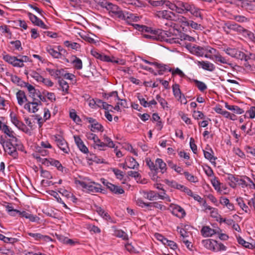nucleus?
<instances>
[{"mask_svg":"<svg viewBox=\"0 0 255 255\" xmlns=\"http://www.w3.org/2000/svg\"><path fill=\"white\" fill-rule=\"evenodd\" d=\"M99 4L102 7L105 8L108 10L110 14L112 13L120 19L122 17L124 16V12L116 4L108 2L106 0L100 1Z\"/></svg>","mask_w":255,"mask_h":255,"instance_id":"obj_1","label":"nucleus"},{"mask_svg":"<svg viewBox=\"0 0 255 255\" xmlns=\"http://www.w3.org/2000/svg\"><path fill=\"white\" fill-rule=\"evenodd\" d=\"M79 184L84 189H87L88 193H98L102 192L101 185L100 184L92 182L90 183H87L84 181H79Z\"/></svg>","mask_w":255,"mask_h":255,"instance_id":"obj_2","label":"nucleus"},{"mask_svg":"<svg viewBox=\"0 0 255 255\" xmlns=\"http://www.w3.org/2000/svg\"><path fill=\"white\" fill-rule=\"evenodd\" d=\"M156 32L157 34L159 35V40L165 41L170 43H176L175 38L171 37L173 36V34L170 29L168 31L157 29Z\"/></svg>","mask_w":255,"mask_h":255,"instance_id":"obj_3","label":"nucleus"},{"mask_svg":"<svg viewBox=\"0 0 255 255\" xmlns=\"http://www.w3.org/2000/svg\"><path fill=\"white\" fill-rule=\"evenodd\" d=\"M224 51L228 55L238 60L243 61L246 57L245 53L237 48H227Z\"/></svg>","mask_w":255,"mask_h":255,"instance_id":"obj_4","label":"nucleus"},{"mask_svg":"<svg viewBox=\"0 0 255 255\" xmlns=\"http://www.w3.org/2000/svg\"><path fill=\"white\" fill-rule=\"evenodd\" d=\"M54 140L56 142L59 148L65 153H68L70 149L68 146L67 143L64 138L59 134L54 136Z\"/></svg>","mask_w":255,"mask_h":255,"instance_id":"obj_5","label":"nucleus"},{"mask_svg":"<svg viewBox=\"0 0 255 255\" xmlns=\"http://www.w3.org/2000/svg\"><path fill=\"white\" fill-rule=\"evenodd\" d=\"M11 122L15 125L19 129L22 131L27 133L29 129L21 121H20L13 112H11L10 114Z\"/></svg>","mask_w":255,"mask_h":255,"instance_id":"obj_6","label":"nucleus"},{"mask_svg":"<svg viewBox=\"0 0 255 255\" xmlns=\"http://www.w3.org/2000/svg\"><path fill=\"white\" fill-rule=\"evenodd\" d=\"M191 4L190 3L175 0L176 12L180 14L185 13L188 12Z\"/></svg>","mask_w":255,"mask_h":255,"instance_id":"obj_7","label":"nucleus"},{"mask_svg":"<svg viewBox=\"0 0 255 255\" xmlns=\"http://www.w3.org/2000/svg\"><path fill=\"white\" fill-rule=\"evenodd\" d=\"M156 16L160 18L169 20H177L176 14L173 12L168 10L157 11L156 13Z\"/></svg>","mask_w":255,"mask_h":255,"instance_id":"obj_8","label":"nucleus"},{"mask_svg":"<svg viewBox=\"0 0 255 255\" xmlns=\"http://www.w3.org/2000/svg\"><path fill=\"white\" fill-rule=\"evenodd\" d=\"M3 59L14 67H23L24 66V64L21 63L20 59L17 57L7 54L3 56Z\"/></svg>","mask_w":255,"mask_h":255,"instance_id":"obj_9","label":"nucleus"},{"mask_svg":"<svg viewBox=\"0 0 255 255\" xmlns=\"http://www.w3.org/2000/svg\"><path fill=\"white\" fill-rule=\"evenodd\" d=\"M91 53L96 58L100 59L101 61L105 62H110L114 63H119V61L116 60H113L110 58V57L100 53L96 50H91Z\"/></svg>","mask_w":255,"mask_h":255,"instance_id":"obj_10","label":"nucleus"},{"mask_svg":"<svg viewBox=\"0 0 255 255\" xmlns=\"http://www.w3.org/2000/svg\"><path fill=\"white\" fill-rule=\"evenodd\" d=\"M28 16L31 21V22L34 25L39 26L42 28L47 29H48V27L44 24V23L39 18H38L36 15L33 14L28 12Z\"/></svg>","mask_w":255,"mask_h":255,"instance_id":"obj_11","label":"nucleus"},{"mask_svg":"<svg viewBox=\"0 0 255 255\" xmlns=\"http://www.w3.org/2000/svg\"><path fill=\"white\" fill-rule=\"evenodd\" d=\"M5 152H7L9 155L12 156L14 159H16L18 157V153L16 147L12 144L11 142H8L6 144V147H4Z\"/></svg>","mask_w":255,"mask_h":255,"instance_id":"obj_12","label":"nucleus"},{"mask_svg":"<svg viewBox=\"0 0 255 255\" xmlns=\"http://www.w3.org/2000/svg\"><path fill=\"white\" fill-rule=\"evenodd\" d=\"M178 20L179 21L184 23L185 25L190 26L192 28L196 30H202V28L203 27L200 24H198L193 20L187 21L186 18L183 16L178 17Z\"/></svg>","mask_w":255,"mask_h":255,"instance_id":"obj_13","label":"nucleus"},{"mask_svg":"<svg viewBox=\"0 0 255 255\" xmlns=\"http://www.w3.org/2000/svg\"><path fill=\"white\" fill-rule=\"evenodd\" d=\"M172 214L180 218H183L186 213L185 210L180 206L173 205L170 206Z\"/></svg>","mask_w":255,"mask_h":255,"instance_id":"obj_14","label":"nucleus"},{"mask_svg":"<svg viewBox=\"0 0 255 255\" xmlns=\"http://www.w3.org/2000/svg\"><path fill=\"white\" fill-rule=\"evenodd\" d=\"M200 232L202 236L205 238L211 237L217 233L216 230L212 229L207 226H203Z\"/></svg>","mask_w":255,"mask_h":255,"instance_id":"obj_15","label":"nucleus"},{"mask_svg":"<svg viewBox=\"0 0 255 255\" xmlns=\"http://www.w3.org/2000/svg\"><path fill=\"white\" fill-rule=\"evenodd\" d=\"M75 142L81 151L84 153H87L89 152L88 148L84 144L83 141L79 136L75 135L74 136Z\"/></svg>","mask_w":255,"mask_h":255,"instance_id":"obj_16","label":"nucleus"},{"mask_svg":"<svg viewBox=\"0 0 255 255\" xmlns=\"http://www.w3.org/2000/svg\"><path fill=\"white\" fill-rule=\"evenodd\" d=\"M202 244L206 249L213 251H216L215 246H217V242L211 239L203 240Z\"/></svg>","mask_w":255,"mask_h":255,"instance_id":"obj_17","label":"nucleus"},{"mask_svg":"<svg viewBox=\"0 0 255 255\" xmlns=\"http://www.w3.org/2000/svg\"><path fill=\"white\" fill-rule=\"evenodd\" d=\"M124 16L122 17L121 19L126 20L128 23L131 25L132 24H131L132 22H136L139 19L138 16L135 15L133 13L124 12Z\"/></svg>","mask_w":255,"mask_h":255,"instance_id":"obj_18","label":"nucleus"},{"mask_svg":"<svg viewBox=\"0 0 255 255\" xmlns=\"http://www.w3.org/2000/svg\"><path fill=\"white\" fill-rule=\"evenodd\" d=\"M27 234L36 241L42 240L47 242L51 241V238L48 236L43 235L40 233H27Z\"/></svg>","mask_w":255,"mask_h":255,"instance_id":"obj_19","label":"nucleus"},{"mask_svg":"<svg viewBox=\"0 0 255 255\" xmlns=\"http://www.w3.org/2000/svg\"><path fill=\"white\" fill-rule=\"evenodd\" d=\"M197 64L203 69L209 71H213L215 69V66L213 64L207 61H198Z\"/></svg>","mask_w":255,"mask_h":255,"instance_id":"obj_20","label":"nucleus"},{"mask_svg":"<svg viewBox=\"0 0 255 255\" xmlns=\"http://www.w3.org/2000/svg\"><path fill=\"white\" fill-rule=\"evenodd\" d=\"M23 87H26L29 93V96L31 97L32 99H36V97L38 94L39 90L35 89L34 86L29 84L28 83H26Z\"/></svg>","mask_w":255,"mask_h":255,"instance_id":"obj_21","label":"nucleus"},{"mask_svg":"<svg viewBox=\"0 0 255 255\" xmlns=\"http://www.w3.org/2000/svg\"><path fill=\"white\" fill-rule=\"evenodd\" d=\"M43 160H44V162H42L43 163H45V162H47V163H49L50 165L56 167L59 171L63 172L64 168L58 160L52 158H50V159L45 158Z\"/></svg>","mask_w":255,"mask_h":255,"instance_id":"obj_22","label":"nucleus"},{"mask_svg":"<svg viewBox=\"0 0 255 255\" xmlns=\"http://www.w3.org/2000/svg\"><path fill=\"white\" fill-rule=\"evenodd\" d=\"M16 96L18 104L20 106H22L24 102L28 101L25 92L22 90H19L16 93Z\"/></svg>","mask_w":255,"mask_h":255,"instance_id":"obj_23","label":"nucleus"},{"mask_svg":"<svg viewBox=\"0 0 255 255\" xmlns=\"http://www.w3.org/2000/svg\"><path fill=\"white\" fill-rule=\"evenodd\" d=\"M108 189L116 194H122L125 192L124 189L121 186L115 185L112 183L109 184Z\"/></svg>","mask_w":255,"mask_h":255,"instance_id":"obj_24","label":"nucleus"},{"mask_svg":"<svg viewBox=\"0 0 255 255\" xmlns=\"http://www.w3.org/2000/svg\"><path fill=\"white\" fill-rule=\"evenodd\" d=\"M238 179V176H235L233 174L230 173L227 174V177H226V180L229 181V184L232 188L236 187Z\"/></svg>","mask_w":255,"mask_h":255,"instance_id":"obj_25","label":"nucleus"},{"mask_svg":"<svg viewBox=\"0 0 255 255\" xmlns=\"http://www.w3.org/2000/svg\"><path fill=\"white\" fill-rule=\"evenodd\" d=\"M155 164L156 167L160 169V171L162 174L164 173L166 171V164L162 159L157 158L155 160Z\"/></svg>","mask_w":255,"mask_h":255,"instance_id":"obj_26","label":"nucleus"},{"mask_svg":"<svg viewBox=\"0 0 255 255\" xmlns=\"http://www.w3.org/2000/svg\"><path fill=\"white\" fill-rule=\"evenodd\" d=\"M206 50H207V49L206 47L199 46H193L192 48V52L199 56H203L204 55Z\"/></svg>","mask_w":255,"mask_h":255,"instance_id":"obj_27","label":"nucleus"},{"mask_svg":"<svg viewBox=\"0 0 255 255\" xmlns=\"http://www.w3.org/2000/svg\"><path fill=\"white\" fill-rule=\"evenodd\" d=\"M72 63L73 64L74 67L77 70H80L82 68V61L75 55H72L71 57Z\"/></svg>","mask_w":255,"mask_h":255,"instance_id":"obj_28","label":"nucleus"},{"mask_svg":"<svg viewBox=\"0 0 255 255\" xmlns=\"http://www.w3.org/2000/svg\"><path fill=\"white\" fill-rule=\"evenodd\" d=\"M47 71L51 76H54L56 78H58V80L59 78H61V76L63 75V73L64 72V70L63 69L54 70L47 68Z\"/></svg>","mask_w":255,"mask_h":255,"instance_id":"obj_29","label":"nucleus"},{"mask_svg":"<svg viewBox=\"0 0 255 255\" xmlns=\"http://www.w3.org/2000/svg\"><path fill=\"white\" fill-rule=\"evenodd\" d=\"M143 196L145 198L150 200H156L157 199V193L154 191H144Z\"/></svg>","mask_w":255,"mask_h":255,"instance_id":"obj_30","label":"nucleus"},{"mask_svg":"<svg viewBox=\"0 0 255 255\" xmlns=\"http://www.w3.org/2000/svg\"><path fill=\"white\" fill-rule=\"evenodd\" d=\"M225 107L228 110L232 111L237 114H242L244 113V111L243 109L240 108L237 106L229 105L227 103H225Z\"/></svg>","mask_w":255,"mask_h":255,"instance_id":"obj_31","label":"nucleus"},{"mask_svg":"<svg viewBox=\"0 0 255 255\" xmlns=\"http://www.w3.org/2000/svg\"><path fill=\"white\" fill-rule=\"evenodd\" d=\"M188 9L189 12H190L192 15L197 17H200L201 19H203L202 14L200 12V9L198 7H196L194 4H192Z\"/></svg>","mask_w":255,"mask_h":255,"instance_id":"obj_32","label":"nucleus"},{"mask_svg":"<svg viewBox=\"0 0 255 255\" xmlns=\"http://www.w3.org/2000/svg\"><path fill=\"white\" fill-rule=\"evenodd\" d=\"M46 50L47 52L54 58H60L61 52H58V51L54 49L52 46L48 45Z\"/></svg>","mask_w":255,"mask_h":255,"instance_id":"obj_33","label":"nucleus"},{"mask_svg":"<svg viewBox=\"0 0 255 255\" xmlns=\"http://www.w3.org/2000/svg\"><path fill=\"white\" fill-rule=\"evenodd\" d=\"M2 131L6 134L8 136L12 138L16 141L17 138L14 135V131L12 130L8 126L6 125H3L2 128Z\"/></svg>","mask_w":255,"mask_h":255,"instance_id":"obj_34","label":"nucleus"},{"mask_svg":"<svg viewBox=\"0 0 255 255\" xmlns=\"http://www.w3.org/2000/svg\"><path fill=\"white\" fill-rule=\"evenodd\" d=\"M237 240L239 244L242 245L243 247H245L246 248L250 249H253L255 248V246L252 244L251 243H250L248 242H246L245 240H244L242 237L240 236H239L237 237Z\"/></svg>","mask_w":255,"mask_h":255,"instance_id":"obj_35","label":"nucleus"},{"mask_svg":"<svg viewBox=\"0 0 255 255\" xmlns=\"http://www.w3.org/2000/svg\"><path fill=\"white\" fill-rule=\"evenodd\" d=\"M64 44L65 46L76 50H79L81 48V45L79 43L71 41H65Z\"/></svg>","mask_w":255,"mask_h":255,"instance_id":"obj_36","label":"nucleus"},{"mask_svg":"<svg viewBox=\"0 0 255 255\" xmlns=\"http://www.w3.org/2000/svg\"><path fill=\"white\" fill-rule=\"evenodd\" d=\"M58 83L63 92L65 94L68 93L69 90V85L67 82L61 78H59L58 80Z\"/></svg>","mask_w":255,"mask_h":255,"instance_id":"obj_37","label":"nucleus"},{"mask_svg":"<svg viewBox=\"0 0 255 255\" xmlns=\"http://www.w3.org/2000/svg\"><path fill=\"white\" fill-rule=\"evenodd\" d=\"M155 66L159 69L158 72L159 75H162L163 72L166 71H169V69L170 68L167 65L158 63L157 62L156 63Z\"/></svg>","mask_w":255,"mask_h":255,"instance_id":"obj_38","label":"nucleus"},{"mask_svg":"<svg viewBox=\"0 0 255 255\" xmlns=\"http://www.w3.org/2000/svg\"><path fill=\"white\" fill-rule=\"evenodd\" d=\"M216 62H220L222 64H230L228 63V60L224 57H223L220 54H217L214 55V57L212 58Z\"/></svg>","mask_w":255,"mask_h":255,"instance_id":"obj_39","label":"nucleus"},{"mask_svg":"<svg viewBox=\"0 0 255 255\" xmlns=\"http://www.w3.org/2000/svg\"><path fill=\"white\" fill-rule=\"evenodd\" d=\"M172 89L174 96L177 99L180 98L181 96H182V94L181 92L180 89L179 88V86L178 84H174L172 86Z\"/></svg>","mask_w":255,"mask_h":255,"instance_id":"obj_40","label":"nucleus"},{"mask_svg":"<svg viewBox=\"0 0 255 255\" xmlns=\"http://www.w3.org/2000/svg\"><path fill=\"white\" fill-rule=\"evenodd\" d=\"M245 150L248 154V156L255 158V147L247 145L245 147Z\"/></svg>","mask_w":255,"mask_h":255,"instance_id":"obj_41","label":"nucleus"},{"mask_svg":"<svg viewBox=\"0 0 255 255\" xmlns=\"http://www.w3.org/2000/svg\"><path fill=\"white\" fill-rule=\"evenodd\" d=\"M114 235L119 238H122L123 240L128 239L127 234L121 230H118L114 228Z\"/></svg>","mask_w":255,"mask_h":255,"instance_id":"obj_42","label":"nucleus"},{"mask_svg":"<svg viewBox=\"0 0 255 255\" xmlns=\"http://www.w3.org/2000/svg\"><path fill=\"white\" fill-rule=\"evenodd\" d=\"M157 30H152V32H149L150 34H144L143 35V37L146 38H149L153 40H159L158 38L159 35L157 34L156 32Z\"/></svg>","mask_w":255,"mask_h":255,"instance_id":"obj_43","label":"nucleus"},{"mask_svg":"<svg viewBox=\"0 0 255 255\" xmlns=\"http://www.w3.org/2000/svg\"><path fill=\"white\" fill-rule=\"evenodd\" d=\"M11 80L13 83H15L21 87H23L26 83L22 81L20 78L16 75H12L11 77Z\"/></svg>","mask_w":255,"mask_h":255,"instance_id":"obj_44","label":"nucleus"},{"mask_svg":"<svg viewBox=\"0 0 255 255\" xmlns=\"http://www.w3.org/2000/svg\"><path fill=\"white\" fill-rule=\"evenodd\" d=\"M233 22H231L230 21L224 23L223 28L224 31L227 34L230 33L231 31H233Z\"/></svg>","mask_w":255,"mask_h":255,"instance_id":"obj_45","label":"nucleus"},{"mask_svg":"<svg viewBox=\"0 0 255 255\" xmlns=\"http://www.w3.org/2000/svg\"><path fill=\"white\" fill-rule=\"evenodd\" d=\"M183 174L184 175L186 179L188 180L189 181L193 183H195L198 181L197 177L190 174L189 172L187 171H185L183 172Z\"/></svg>","mask_w":255,"mask_h":255,"instance_id":"obj_46","label":"nucleus"},{"mask_svg":"<svg viewBox=\"0 0 255 255\" xmlns=\"http://www.w3.org/2000/svg\"><path fill=\"white\" fill-rule=\"evenodd\" d=\"M136 97L139 100L141 106H142L144 108L148 107V102L143 97L142 95L140 93H137Z\"/></svg>","mask_w":255,"mask_h":255,"instance_id":"obj_47","label":"nucleus"},{"mask_svg":"<svg viewBox=\"0 0 255 255\" xmlns=\"http://www.w3.org/2000/svg\"><path fill=\"white\" fill-rule=\"evenodd\" d=\"M237 202L239 206L244 210L245 212L248 213L249 211V207L245 203L243 198H239L237 199Z\"/></svg>","mask_w":255,"mask_h":255,"instance_id":"obj_48","label":"nucleus"},{"mask_svg":"<svg viewBox=\"0 0 255 255\" xmlns=\"http://www.w3.org/2000/svg\"><path fill=\"white\" fill-rule=\"evenodd\" d=\"M104 97L105 99H106L107 100H109V99L110 97H114V100L116 101V100H120V98H119L118 96V93L117 91H113L112 92H110L109 93H105Z\"/></svg>","mask_w":255,"mask_h":255,"instance_id":"obj_49","label":"nucleus"},{"mask_svg":"<svg viewBox=\"0 0 255 255\" xmlns=\"http://www.w3.org/2000/svg\"><path fill=\"white\" fill-rule=\"evenodd\" d=\"M129 161V165H128V168L131 169H135L138 167L139 164L137 163V162L135 160V159L132 157H130L128 158Z\"/></svg>","mask_w":255,"mask_h":255,"instance_id":"obj_50","label":"nucleus"},{"mask_svg":"<svg viewBox=\"0 0 255 255\" xmlns=\"http://www.w3.org/2000/svg\"><path fill=\"white\" fill-rule=\"evenodd\" d=\"M41 104L42 103H41L40 100H38V99H33V101L31 102V105H32L31 112L32 113L36 112L38 110L37 106L38 105H41Z\"/></svg>","mask_w":255,"mask_h":255,"instance_id":"obj_51","label":"nucleus"},{"mask_svg":"<svg viewBox=\"0 0 255 255\" xmlns=\"http://www.w3.org/2000/svg\"><path fill=\"white\" fill-rule=\"evenodd\" d=\"M111 170L114 173L118 179L122 180L124 178V173L121 170L116 168H112Z\"/></svg>","mask_w":255,"mask_h":255,"instance_id":"obj_52","label":"nucleus"},{"mask_svg":"<svg viewBox=\"0 0 255 255\" xmlns=\"http://www.w3.org/2000/svg\"><path fill=\"white\" fill-rule=\"evenodd\" d=\"M104 143L107 145V147L110 148H115V144L113 140L108 136L104 135L103 136Z\"/></svg>","mask_w":255,"mask_h":255,"instance_id":"obj_53","label":"nucleus"},{"mask_svg":"<svg viewBox=\"0 0 255 255\" xmlns=\"http://www.w3.org/2000/svg\"><path fill=\"white\" fill-rule=\"evenodd\" d=\"M156 99L158 102L160 103V105L163 109L168 108V103L167 101L163 98H161V96L158 94L156 96Z\"/></svg>","mask_w":255,"mask_h":255,"instance_id":"obj_54","label":"nucleus"},{"mask_svg":"<svg viewBox=\"0 0 255 255\" xmlns=\"http://www.w3.org/2000/svg\"><path fill=\"white\" fill-rule=\"evenodd\" d=\"M211 183L213 185V186L214 187V188L217 190V191H220L221 190V183L219 181L218 178L214 177L213 179L211 180Z\"/></svg>","mask_w":255,"mask_h":255,"instance_id":"obj_55","label":"nucleus"},{"mask_svg":"<svg viewBox=\"0 0 255 255\" xmlns=\"http://www.w3.org/2000/svg\"><path fill=\"white\" fill-rule=\"evenodd\" d=\"M194 82L195 83L196 85L199 90L201 92H203L204 90L207 89V87L204 83L199 81L197 80H195Z\"/></svg>","mask_w":255,"mask_h":255,"instance_id":"obj_56","label":"nucleus"},{"mask_svg":"<svg viewBox=\"0 0 255 255\" xmlns=\"http://www.w3.org/2000/svg\"><path fill=\"white\" fill-rule=\"evenodd\" d=\"M91 128H92L91 130L94 132L96 130L102 131L104 130L103 127L102 126V125L97 122H96L93 125H91Z\"/></svg>","mask_w":255,"mask_h":255,"instance_id":"obj_57","label":"nucleus"},{"mask_svg":"<svg viewBox=\"0 0 255 255\" xmlns=\"http://www.w3.org/2000/svg\"><path fill=\"white\" fill-rule=\"evenodd\" d=\"M164 3L163 5H165L166 7L169 8L170 9L175 11H176V5H175V0L173 1V2H171L168 0H163Z\"/></svg>","mask_w":255,"mask_h":255,"instance_id":"obj_58","label":"nucleus"},{"mask_svg":"<svg viewBox=\"0 0 255 255\" xmlns=\"http://www.w3.org/2000/svg\"><path fill=\"white\" fill-rule=\"evenodd\" d=\"M245 29H246L242 26L233 22V31H236L240 33H243L245 31Z\"/></svg>","mask_w":255,"mask_h":255,"instance_id":"obj_59","label":"nucleus"},{"mask_svg":"<svg viewBox=\"0 0 255 255\" xmlns=\"http://www.w3.org/2000/svg\"><path fill=\"white\" fill-rule=\"evenodd\" d=\"M193 117L195 119L199 120L205 119V116L202 112L194 110L193 111Z\"/></svg>","mask_w":255,"mask_h":255,"instance_id":"obj_60","label":"nucleus"},{"mask_svg":"<svg viewBox=\"0 0 255 255\" xmlns=\"http://www.w3.org/2000/svg\"><path fill=\"white\" fill-rule=\"evenodd\" d=\"M146 163L147 165L150 168L151 171L158 170V168L156 167L155 163H154L153 162H152L151 160V159L147 158L146 159Z\"/></svg>","mask_w":255,"mask_h":255,"instance_id":"obj_61","label":"nucleus"},{"mask_svg":"<svg viewBox=\"0 0 255 255\" xmlns=\"http://www.w3.org/2000/svg\"><path fill=\"white\" fill-rule=\"evenodd\" d=\"M145 0H132L131 4L137 7L145 6L146 5Z\"/></svg>","mask_w":255,"mask_h":255,"instance_id":"obj_62","label":"nucleus"},{"mask_svg":"<svg viewBox=\"0 0 255 255\" xmlns=\"http://www.w3.org/2000/svg\"><path fill=\"white\" fill-rule=\"evenodd\" d=\"M30 76L37 82H41L43 77L38 73L34 71H32L30 72Z\"/></svg>","mask_w":255,"mask_h":255,"instance_id":"obj_63","label":"nucleus"},{"mask_svg":"<svg viewBox=\"0 0 255 255\" xmlns=\"http://www.w3.org/2000/svg\"><path fill=\"white\" fill-rule=\"evenodd\" d=\"M247 115H249V117L250 119H254L255 117V107L252 106L250 107V109L248 110L246 113L245 116H247Z\"/></svg>","mask_w":255,"mask_h":255,"instance_id":"obj_64","label":"nucleus"}]
</instances>
